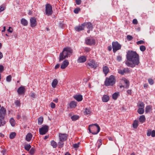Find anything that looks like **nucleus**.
<instances>
[{"label": "nucleus", "instance_id": "1", "mask_svg": "<svg viewBox=\"0 0 155 155\" xmlns=\"http://www.w3.org/2000/svg\"><path fill=\"white\" fill-rule=\"evenodd\" d=\"M126 57L127 61L125 63L128 67L134 68L140 63L139 55L135 51H128Z\"/></svg>", "mask_w": 155, "mask_h": 155}, {"label": "nucleus", "instance_id": "2", "mask_svg": "<svg viewBox=\"0 0 155 155\" xmlns=\"http://www.w3.org/2000/svg\"><path fill=\"white\" fill-rule=\"evenodd\" d=\"M72 50L69 47L65 48H63L60 54L59 61H62L63 59L70 57L72 55Z\"/></svg>", "mask_w": 155, "mask_h": 155}, {"label": "nucleus", "instance_id": "3", "mask_svg": "<svg viewBox=\"0 0 155 155\" xmlns=\"http://www.w3.org/2000/svg\"><path fill=\"white\" fill-rule=\"evenodd\" d=\"M88 130L92 134H96L100 131V128L97 124H95L89 125Z\"/></svg>", "mask_w": 155, "mask_h": 155}, {"label": "nucleus", "instance_id": "4", "mask_svg": "<svg viewBox=\"0 0 155 155\" xmlns=\"http://www.w3.org/2000/svg\"><path fill=\"white\" fill-rule=\"evenodd\" d=\"M116 78L113 75H110L109 78H107L104 81V85L107 86H113L115 84Z\"/></svg>", "mask_w": 155, "mask_h": 155}, {"label": "nucleus", "instance_id": "5", "mask_svg": "<svg viewBox=\"0 0 155 155\" xmlns=\"http://www.w3.org/2000/svg\"><path fill=\"white\" fill-rule=\"evenodd\" d=\"M6 113V109L2 106L0 109V127L5 124V121L4 120Z\"/></svg>", "mask_w": 155, "mask_h": 155}, {"label": "nucleus", "instance_id": "6", "mask_svg": "<svg viewBox=\"0 0 155 155\" xmlns=\"http://www.w3.org/2000/svg\"><path fill=\"white\" fill-rule=\"evenodd\" d=\"M112 45L113 50L114 53H115L117 51L120 49L121 47V45L117 41L113 42Z\"/></svg>", "mask_w": 155, "mask_h": 155}, {"label": "nucleus", "instance_id": "7", "mask_svg": "<svg viewBox=\"0 0 155 155\" xmlns=\"http://www.w3.org/2000/svg\"><path fill=\"white\" fill-rule=\"evenodd\" d=\"M52 7L50 4H47L45 5V14L48 15H51L52 13Z\"/></svg>", "mask_w": 155, "mask_h": 155}, {"label": "nucleus", "instance_id": "8", "mask_svg": "<svg viewBox=\"0 0 155 155\" xmlns=\"http://www.w3.org/2000/svg\"><path fill=\"white\" fill-rule=\"evenodd\" d=\"M49 127L46 125H43L42 127L39 129V134L41 135H44L47 133Z\"/></svg>", "mask_w": 155, "mask_h": 155}, {"label": "nucleus", "instance_id": "9", "mask_svg": "<svg viewBox=\"0 0 155 155\" xmlns=\"http://www.w3.org/2000/svg\"><path fill=\"white\" fill-rule=\"evenodd\" d=\"M87 64L90 68L96 69L98 65L97 63L94 60H91L89 62H87Z\"/></svg>", "mask_w": 155, "mask_h": 155}, {"label": "nucleus", "instance_id": "10", "mask_svg": "<svg viewBox=\"0 0 155 155\" xmlns=\"http://www.w3.org/2000/svg\"><path fill=\"white\" fill-rule=\"evenodd\" d=\"M86 44L89 45H94L95 44V39L92 38H87L85 39Z\"/></svg>", "mask_w": 155, "mask_h": 155}, {"label": "nucleus", "instance_id": "11", "mask_svg": "<svg viewBox=\"0 0 155 155\" xmlns=\"http://www.w3.org/2000/svg\"><path fill=\"white\" fill-rule=\"evenodd\" d=\"M59 137L60 140L64 141L67 139L68 135L65 134H62L60 133L59 134Z\"/></svg>", "mask_w": 155, "mask_h": 155}, {"label": "nucleus", "instance_id": "12", "mask_svg": "<svg viewBox=\"0 0 155 155\" xmlns=\"http://www.w3.org/2000/svg\"><path fill=\"white\" fill-rule=\"evenodd\" d=\"M85 25L84 24H82L81 25L77 26L74 28L75 30L77 31H80L84 29Z\"/></svg>", "mask_w": 155, "mask_h": 155}, {"label": "nucleus", "instance_id": "13", "mask_svg": "<svg viewBox=\"0 0 155 155\" xmlns=\"http://www.w3.org/2000/svg\"><path fill=\"white\" fill-rule=\"evenodd\" d=\"M17 92L19 95H22L24 94L25 92V87L23 86L20 87L18 89Z\"/></svg>", "mask_w": 155, "mask_h": 155}, {"label": "nucleus", "instance_id": "14", "mask_svg": "<svg viewBox=\"0 0 155 155\" xmlns=\"http://www.w3.org/2000/svg\"><path fill=\"white\" fill-rule=\"evenodd\" d=\"M31 26L32 27H35L37 24L36 18L35 17H32L30 19Z\"/></svg>", "mask_w": 155, "mask_h": 155}, {"label": "nucleus", "instance_id": "15", "mask_svg": "<svg viewBox=\"0 0 155 155\" xmlns=\"http://www.w3.org/2000/svg\"><path fill=\"white\" fill-rule=\"evenodd\" d=\"M69 64V62L68 60H65L61 66V68L62 69H65Z\"/></svg>", "mask_w": 155, "mask_h": 155}, {"label": "nucleus", "instance_id": "16", "mask_svg": "<svg viewBox=\"0 0 155 155\" xmlns=\"http://www.w3.org/2000/svg\"><path fill=\"white\" fill-rule=\"evenodd\" d=\"M86 61V57L84 56H80L77 60V62L79 63L85 62Z\"/></svg>", "mask_w": 155, "mask_h": 155}, {"label": "nucleus", "instance_id": "17", "mask_svg": "<svg viewBox=\"0 0 155 155\" xmlns=\"http://www.w3.org/2000/svg\"><path fill=\"white\" fill-rule=\"evenodd\" d=\"M74 97L78 101H81L83 99L82 96L81 94L76 95L74 96Z\"/></svg>", "mask_w": 155, "mask_h": 155}, {"label": "nucleus", "instance_id": "18", "mask_svg": "<svg viewBox=\"0 0 155 155\" xmlns=\"http://www.w3.org/2000/svg\"><path fill=\"white\" fill-rule=\"evenodd\" d=\"M110 97L109 96L104 95L102 97V100L103 102H107L109 100Z\"/></svg>", "mask_w": 155, "mask_h": 155}, {"label": "nucleus", "instance_id": "19", "mask_svg": "<svg viewBox=\"0 0 155 155\" xmlns=\"http://www.w3.org/2000/svg\"><path fill=\"white\" fill-rule=\"evenodd\" d=\"M32 134L31 133H28L26 136V140L27 141H30L32 138Z\"/></svg>", "mask_w": 155, "mask_h": 155}, {"label": "nucleus", "instance_id": "20", "mask_svg": "<svg viewBox=\"0 0 155 155\" xmlns=\"http://www.w3.org/2000/svg\"><path fill=\"white\" fill-rule=\"evenodd\" d=\"M91 111L90 108H86L85 109V110L84 112V114L85 115H90L91 114Z\"/></svg>", "mask_w": 155, "mask_h": 155}, {"label": "nucleus", "instance_id": "21", "mask_svg": "<svg viewBox=\"0 0 155 155\" xmlns=\"http://www.w3.org/2000/svg\"><path fill=\"white\" fill-rule=\"evenodd\" d=\"M109 68L107 66H104L103 67V71L106 75L109 72Z\"/></svg>", "mask_w": 155, "mask_h": 155}, {"label": "nucleus", "instance_id": "22", "mask_svg": "<svg viewBox=\"0 0 155 155\" xmlns=\"http://www.w3.org/2000/svg\"><path fill=\"white\" fill-rule=\"evenodd\" d=\"M77 106V103L75 101H72L70 102V106L71 108H75Z\"/></svg>", "mask_w": 155, "mask_h": 155}, {"label": "nucleus", "instance_id": "23", "mask_svg": "<svg viewBox=\"0 0 155 155\" xmlns=\"http://www.w3.org/2000/svg\"><path fill=\"white\" fill-rule=\"evenodd\" d=\"M21 23L23 25L26 26L28 24V22L25 19L22 18L21 20Z\"/></svg>", "mask_w": 155, "mask_h": 155}, {"label": "nucleus", "instance_id": "24", "mask_svg": "<svg viewBox=\"0 0 155 155\" xmlns=\"http://www.w3.org/2000/svg\"><path fill=\"white\" fill-rule=\"evenodd\" d=\"M145 120L146 118L144 115H141L139 118L140 122L141 123L144 122L145 121Z\"/></svg>", "mask_w": 155, "mask_h": 155}, {"label": "nucleus", "instance_id": "25", "mask_svg": "<svg viewBox=\"0 0 155 155\" xmlns=\"http://www.w3.org/2000/svg\"><path fill=\"white\" fill-rule=\"evenodd\" d=\"M119 92H115L112 95L113 99L114 100H116L117 97L119 96Z\"/></svg>", "mask_w": 155, "mask_h": 155}, {"label": "nucleus", "instance_id": "26", "mask_svg": "<svg viewBox=\"0 0 155 155\" xmlns=\"http://www.w3.org/2000/svg\"><path fill=\"white\" fill-rule=\"evenodd\" d=\"M58 83V81L56 79H54V80L52 83V87L54 88H55Z\"/></svg>", "mask_w": 155, "mask_h": 155}, {"label": "nucleus", "instance_id": "27", "mask_svg": "<svg viewBox=\"0 0 155 155\" xmlns=\"http://www.w3.org/2000/svg\"><path fill=\"white\" fill-rule=\"evenodd\" d=\"M138 126V121L137 120H135L133 124V127L135 128L136 129L137 128Z\"/></svg>", "mask_w": 155, "mask_h": 155}, {"label": "nucleus", "instance_id": "28", "mask_svg": "<svg viewBox=\"0 0 155 155\" xmlns=\"http://www.w3.org/2000/svg\"><path fill=\"white\" fill-rule=\"evenodd\" d=\"M16 133L14 132H12L9 135V138L10 139H13L16 136Z\"/></svg>", "mask_w": 155, "mask_h": 155}, {"label": "nucleus", "instance_id": "29", "mask_svg": "<svg viewBox=\"0 0 155 155\" xmlns=\"http://www.w3.org/2000/svg\"><path fill=\"white\" fill-rule=\"evenodd\" d=\"M9 121L12 126L14 127L15 125V121L13 118H11Z\"/></svg>", "mask_w": 155, "mask_h": 155}, {"label": "nucleus", "instance_id": "30", "mask_svg": "<svg viewBox=\"0 0 155 155\" xmlns=\"http://www.w3.org/2000/svg\"><path fill=\"white\" fill-rule=\"evenodd\" d=\"M79 118V116L77 115H74L71 117V118L73 121H75L78 120Z\"/></svg>", "mask_w": 155, "mask_h": 155}, {"label": "nucleus", "instance_id": "31", "mask_svg": "<svg viewBox=\"0 0 155 155\" xmlns=\"http://www.w3.org/2000/svg\"><path fill=\"white\" fill-rule=\"evenodd\" d=\"M144 111V109L143 108H139L137 110L138 113L140 114H143Z\"/></svg>", "mask_w": 155, "mask_h": 155}, {"label": "nucleus", "instance_id": "32", "mask_svg": "<svg viewBox=\"0 0 155 155\" xmlns=\"http://www.w3.org/2000/svg\"><path fill=\"white\" fill-rule=\"evenodd\" d=\"M43 121V118L42 117H40L38 119V124L39 125H41L42 124Z\"/></svg>", "mask_w": 155, "mask_h": 155}, {"label": "nucleus", "instance_id": "33", "mask_svg": "<svg viewBox=\"0 0 155 155\" xmlns=\"http://www.w3.org/2000/svg\"><path fill=\"white\" fill-rule=\"evenodd\" d=\"M51 145L54 148H55L57 147V143L54 140H52L51 142Z\"/></svg>", "mask_w": 155, "mask_h": 155}, {"label": "nucleus", "instance_id": "34", "mask_svg": "<svg viewBox=\"0 0 155 155\" xmlns=\"http://www.w3.org/2000/svg\"><path fill=\"white\" fill-rule=\"evenodd\" d=\"M102 144V140L101 139H99L97 143V145L98 146V148H99L101 146Z\"/></svg>", "mask_w": 155, "mask_h": 155}, {"label": "nucleus", "instance_id": "35", "mask_svg": "<svg viewBox=\"0 0 155 155\" xmlns=\"http://www.w3.org/2000/svg\"><path fill=\"white\" fill-rule=\"evenodd\" d=\"M31 147V146L30 144H27L25 145L24 148L26 150L28 151Z\"/></svg>", "mask_w": 155, "mask_h": 155}, {"label": "nucleus", "instance_id": "36", "mask_svg": "<svg viewBox=\"0 0 155 155\" xmlns=\"http://www.w3.org/2000/svg\"><path fill=\"white\" fill-rule=\"evenodd\" d=\"M123 81H124V82L126 84V85L125 87H126L127 88H128L129 86V81L128 80L125 79H124L123 80Z\"/></svg>", "mask_w": 155, "mask_h": 155}, {"label": "nucleus", "instance_id": "37", "mask_svg": "<svg viewBox=\"0 0 155 155\" xmlns=\"http://www.w3.org/2000/svg\"><path fill=\"white\" fill-rule=\"evenodd\" d=\"M151 108V106L150 105L147 106L145 108V112L146 113H148L150 112V109Z\"/></svg>", "mask_w": 155, "mask_h": 155}, {"label": "nucleus", "instance_id": "38", "mask_svg": "<svg viewBox=\"0 0 155 155\" xmlns=\"http://www.w3.org/2000/svg\"><path fill=\"white\" fill-rule=\"evenodd\" d=\"M138 107L139 108H144V104L143 102H140L138 105Z\"/></svg>", "mask_w": 155, "mask_h": 155}, {"label": "nucleus", "instance_id": "39", "mask_svg": "<svg viewBox=\"0 0 155 155\" xmlns=\"http://www.w3.org/2000/svg\"><path fill=\"white\" fill-rule=\"evenodd\" d=\"M146 49V47L144 45H141L140 47V50L142 52L144 51Z\"/></svg>", "mask_w": 155, "mask_h": 155}, {"label": "nucleus", "instance_id": "40", "mask_svg": "<svg viewBox=\"0 0 155 155\" xmlns=\"http://www.w3.org/2000/svg\"><path fill=\"white\" fill-rule=\"evenodd\" d=\"M148 82L150 85H153L154 82V81L151 78H149L148 79Z\"/></svg>", "mask_w": 155, "mask_h": 155}, {"label": "nucleus", "instance_id": "41", "mask_svg": "<svg viewBox=\"0 0 155 155\" xmlns=\"http://www.w3.org/2000/svg\"><path fill=\"white\" fill-rule=\"evenodd\" d=\"M116 60L119 62L121 61L122 60V57L120 55L117 56L116 57Z\"/></svg>", "mask_w": 155, "mask_h": 155}, {"label": "nucleus", "instance_id": "42", "mask_svg": "<svg viewBox=\"0 0 155 155\" xmlns=\"http://www.w3.org/2000/svg\"><path fill=\"white\" fill-rule=\"evenodd\" d=\"M64 141H61L60 140V141L58 143V145L59 147H62L64 145Z\"/></svg>", "mask_w": 155, "mask_h": 155}, {"label": "nucleus", "instance_id": "43", "mask_svg": "<svg viewBox=\"0 0 155 155\" xmlns=\"http://www.w3.org/2000/svg\"><path fill=\"white\" fill-rule=\"evenodd\" d=\"M118 73L121 75H124L125 73L124 69L123 70L119 69L118 70Z\"/></svg>", "mask_w": 155, "mask_h": 155}, {"label": "nucleus", "instance_id": "44", "mask_svg": "<svg viewBox=\"0 0 155 155\" xmlns=\"http://www.w3.org/2000/svg\"><path fill=\"white\" fill-rule=\"evenodd\" d=\"M12 79V77L11 75H9L6 77V81L8 82H10Z\"/></svg>", "mask_w": 155, "mask_h": 155}, {"label": "nucleus", "instance_id": "45", "mask_svg": "<svg viewBox=\"0 0 155 155\" xmlns=\"http://www.w3.org/2000/svg\"><path fill=\"white\" fill-rule=\"evenodd\" d=\"M136 43L137 45H139L140 44H144L145 42L144 41L141 40H140L139 41H137V42Z\"/></svg>", "mask_w": 155, "mask_h": 155}, {"label": "nucleus", "instance_id": "46", "mask_svg": "<svg viewBox=\"0 0 155 155\" xmlns=\"http://www.w3.org/2000/svg\"><path fill=\"white\" fill-rule=\"evenodd\" d=\"M133 38L131 35H128L127 36V39L129 41L131 40Z\"/></svg>", "mask_w": 155, "mask_h": 155}, {"label": "nucleus", "instance_id": "47", "mask_svg": "<svg viewBox=\"0 0 155 155\" xmlns=\"http://www.w3.org/2000/svg\"><path fill=\"white\" fill-rule=\"evenodd\" d=\"M15 104L16 106H20V101L19 100L16 101L15 102Z\"/></svg>", "mask_w": 155, "mask_h": 155}, {"label": "nucleus", "instance_id": "48", "mask_svg": "<svg viewBox=\"0 0 155 155\" xmlns=\"http://www.w3.org/2000/svg\"><path fill=\"white\" fill-rule=\"evenodd\" d=\"M87 28H88L90 29L92 28V25L91 23L90 22L87 23Z\"/></svg>", "mask_w": 155, "mask_h": 155}, {"label": "nucleus", "instance_id": "49", "mask_svg": "<svg viewBox=\"0 0 155 155\" xmlns=\"http://www.w3.org/2000/svg\"><path fill=\"white\" fill-rule=\"evenodd\" d=\"M80 10V9L78 8H76L75 9L74 11V12L75 14H78V13L79 11Z\"/></svg>", "mask_w": 155, "mask_h": 155}, {"label": "nucleus", "instance_id": "50", "mask_svg": "<svg viewBox=\"0 0 155 155\" xmlns=\"http://www.w3.org/2000/svg\"><path fill=\"white\" fill-rule=\"evenodd\" d=\"M80 143H75L73 144V147L75 148H77L78 147Z\"/></svg>", "mask_w": 155, "mask_h": 155}, {"label": "nucleus", "instance_id": "51", "mask_svg": "<svg viewBox=\"0 0 155 155\" xmlns=\"http://www.w3.org/2000/svg\"><path fill=\"white\" fill-rule=\"evenodd\" d=\"M50 106L52 108H54L55 107V104L53 102H51L50 104Z\"/></svg>", "mask_w": 155, "mask_h": 155}, {"label": "nucleus", "instance_id": "52", "mask_svg": "<svg viewBox=\"0 0 155 155\" xmlns=\"http://www.w3.org/2000/svg\"><path fill=\"white\" fill-rule=\"evenodd\" d=\"M151 136L152 137H155V130H153L151 132Z\"/></svg>", "mask_w": 155, "mask_h": 155}, {"label": "nucleus", "instance_id": "53", "mask_svg": "<svg viewBox=\"0 0 155 155\" xmlns=\"http://www.w3.org/2000/svg\"><path fill=\"white\" fill-rule=\"evenodd\" d=\"M84 50L86 52H88L91 51V49L89 48H85Z\"/></svg>", "mask_w": 155, "mask_h": 155}, {"label": "nucleus", "instance_id": "54", "mask_svg": "<svg viewBox=\"0 0 155 155\" xmlns=\"http://www.w3.org/2000/svg\"><path fill=\"white\" fill-rule=\"evenodd\" d=\"M4 71V67L2 65H0V73Z\"/></svg>", "mask_w": 155, "mask_h": 155}, {"label": "nucleus", "instance_id": "55", "mask_svg": "<svg viewBox=\"0 0 155 155\" xmlns=\"http://www.w3.org/2000/svg\"><path fill=\"white\" fill-rule=\"evenodd\" d=\"M75 2L77 5H79L81 3V0H75Z\"/></svg>", "mask_w": 155, "mask_h": 155}, {"label": "nucleus", "instance_id": "56", "mask_svg": "<svg viewBox=\"0 0 155 155\" xmlns=\"http://www.w3.org/2000/svg\"><path fill=\"white\" fill-rule=\"evenodd\" d=\"M133 23L134 24H137L138 23V21L136 19H134L133 20Z\"/></svg>", "mask_w": 155, "mask_h": 155}, {"label": "nucleus", "instance_id": "57", "mask_svg": "<svg viewBox=\"0 0 155 155\" xmlns=\"http://www.w3.org/2000/svg\"><path fill=\"white\" fill-rule=\"evenodd\" d=\"M35 152V150L34 148H31L30 151V153L31 154H33Z\"/></svg>", "mask_w": 155, "mask_h": 155}, {"label": "nucleus", "instance_id": "58", "mask_svg": "<svg viewBox=\"0 0 155 155\" xmlns=\"http://www.w3.org/2000/svg\"><path fill=\"white\" fill-rule=\"evenodd\" d=\"M124 73H128L129 72V70L128 68H124Z\"/></svg>", "mask_w": 155, "mask_h": 155}, {"label": "nucleus", "instance_id": "59", "mask_svg": "<svg viewBox=\"0 0 155 155\" xmlns=\"http://www.w3.org/2000/svg\"><path fill=\"white\" fill-rule=\"evenodd\" d=\"M151 130H149L148 131L147 134V135L148 136H149L151 135Z\"/></svg>", "mask_w": 155, "mask_h": 155}, {"label": "nucleus", "instance_id": "60", "mask_svg": "<svg viewBox=\"0 0 155 155\" xmlns=\"http://www.w3.org/2000/svg\"><path fill=\"white\" fill-rule=\"evenodd\" d=\"M12 29L11 27H9V29L7 30V31L10 33L12 32Z\"/></svg>", "mask_w": 155, "mask_h": 155}, {"label": "nucleus", "instance_id": "61", "mask_svg": "<svg viewBox=\"0 0 155 155\" xmlns=\"http://www.w3.org/2000/svg\"><path fill=\"white\" fill-rule=\"evenodd\" d=\"M60 67V64H57L55 67V69L58 68Z\"/></svg>", "mask_w": 155, "mask_h": 155}, {"label": "nucleus", "instance_id": "62", "mask_svg": "<svg viewBox=\"0 0 155 155\" xmlns=\"http://www.w3.org/2000/svg\"><path fill=\"white\" fill-rule=\"evenodd\" d=\"M31 96L32 97L34 98L35 97V95L34 93H31Z\"/></svg>", "mask_w": 155, "mask_h": 155}, {"label": "nucleus", "instance_id": "63", "mask_svg": "<svg viewBox=\"0 0 155 155\" xmlns=\"http://www.w3.org/2000/svg\"><path fill=\"white\" fill-rule=\"evenodd\" d=\"M4 8L3 7H1L0 8V12L4 10Z\"/></svg>", "mask_w": 155, "mask_h": 155}, {"label": "nucleus", "instance_id": "64", "mask_svg": "<svg viewBox=\"0 0 155 155\" xmlns=\"http://www.w3.org/2000/svg\"><path fill=\"white\" fill-rule=\"evenodd\" d=\"M127 93L129 94H130L131 95V90H128L127 91Z\"/></svg>", "mask_w": 155, "mask_h": 155}]
</instances>
